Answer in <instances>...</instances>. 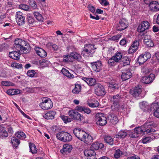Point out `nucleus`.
<instances>
[{
  "label": "nucleus",
  "mask_w": 159,
  "mask_h": 159,
  "mask_svg": "<svg viewBox=\"0 0 159 159\" xmlns=\"http://www.w3.org/2000/svg\"><path fill=\"white\" fill-rule=\"evenodd\" d=\"M130 60L128 57L125 56L122 58L120 63L121 65L125 66L130 64Z\"/></svg>",
  "instance_id": "cd10ccee"
},
{
  "label": "nucleus",
  "mask_w": 159,
  "mask_h": 159,
  "mask_svg": "<svg viewBox=\"0 0 159 159\" xmlns=\"http://www.w3.org/2000/svg\"><path fill=\"white\" fill-rule=\"evenodd\" d=\"M155 125L153 121L148 120L142 126L135 128L134 132V134H136L137 135L139 134L143 135L145 133H153L155 132V130L152 128L155 127Z\"/></svg>",
  "instance_id": "f257e3e1"
},
{
  "label": "nucleus",
  "mask_w": 159,
  "mask_h": 159,
  "mask_svg": "<svg viewBox=\"0 0 159 159\" xmlns=\"http://www.w3.org/2000/svg\"><path fill=\"white\" fill-rule=\"evenodd\" d=\"M71 57H73L74 59L77 60L78 61H82L83 59L82 56L80 53L76 52H73L70 54Z\"/></svg>",
  "instance_id": "5701e85b"
},
{
  "label": "nucleus",
  "mask_w": 159,
  "mask_h": 159,
  "mask_svg": "<svg viewBox=\"0 0 159 159\" xmlns=\"http://www.w3.org/2000/svg\"><path fill=\"white\" fill-rule=\"evenodd\" d=\"M29 146L30 152L32 154H35L37 152V149L36 148V146L34 144L31 143H29Z\"/></svg>",
  "instance_id": "f704fd0d"
},
{
  "label": "nucleus",
  "mask_w": 159,
  "mask_h": 159,
  "mask_svg": "<svg viewBox=\"0 0 159 159\" xmlns=\"http://www.w3.org/2000/svg\"><path fill=\"white\" fill-rule=\"evenodd\" d=\"M121 98L120 95H119L114 96L112 98H111V100L113 102V104L111 106L112 111H117L119 109L120 106L118 102Z\"/></svg>",
  "instance_id": "0eeeda50"
},
{
  "label": "nucleus",
  "mask_w": 159,
  "mask_h": 159,
  "mask_svg": "<svg viewBox=\"0 0 159 159\" xmlns=\"http://www.w3.org/2000/svg\"><path fill=\"white\" fill-rule=\"evenodd\" d=\"M95 93L98 96L104 95L106 93L103 86L100 84H98L96 86Z\"/></svg>",
  "instance_id": "1a4fd4ad"
},
{
  "label": "nucleus",
  "mask_w": 159,
  "mask_h": 159,
  "mask_svg": "<svg viewBox=\"0 0 159 159\" xmlns=\"http://www.w3.org/2000/svg\"><path fill=\"white\" fill-rule=\"evenodd\" d=\"M34 49L37 55L40 57L44 58L47 56L46 52L43 48L36 46Z\"/></svg>",
  "instance_id": "f3484780"
},
{
  "label": "nucleus",
  "mask_w": 159,
  "mask_h": 159,
  "mask_svg": "<svg viewBox=\"0 0 159 159\" xmlns=\"http://www.w3.org/2000/svg\"><path fill=\"white\" fill-rule=\"evenodd\" d=\"M143 55L144 58L146 61L148 59H150L151 57V55L149 52H146Z\"/></svg>",
  "instance_id": "052dcab7"
},
{
  "label": "nucleus",
  "mask_w": 159,
  "mask_h": 159,
  "mask_svg": "<svg viewBox=\"0 0 159 159\" xmlns=\"http://www.w3.org/2000/svg\"><path fill=\"white\" fill-rule=\"evenodd\" d=\"M20 93V90L15 89H9L7 91V93L10 95L18 94Z\"/></svg>",
  "instance_id": "7c9ffc66"
},
{
  "label": "nucleus",
  "mask_w": 159,
  "mask_h": 159,
  "mask_svg": "<svg viewBox=\"0 0 159 159\" xmlns=\"http://www.w3.org/2000/svg\"><path fill=\"white\" fill-rule=\"evenodd\" d=\"M150 108L153 112L154 116L159 118V105L157 103H153L151 105Z\"/></svg>",
  "instance_id": "ddd939ff"
},
{
  "label": "nucleus",
  "mask_w": 159,
  "mask_h": 159,
  "mask_svg": "<svg viewBox=\"0 0 159 159\" xmlns=\"http://www.w3.org/2000/svg\"><path fill=\"white\" fill-rule=\"evenodd\" d=\"M8 136L7 132L5 130V128L0 125V137H7Z\"/></svg>",
  "instance_id": "e433bc0d"
},
{
  "label": "nucleus",
  "mask_w": 159,
  "mask_h": 159,
  "mask_svg": "<svg viewBox=\"0 0 159 159\" xmlns=\"http://www.w3.org/2000/svg\"><path fill=\"white\" fill-rule=\"evenodd\" d=\"M72 147L71 145L68 144H64L62 149L61 150V152L62 153H69L72 150Z\"/></svg>",
  "instance_id": "393cba45"
},
{
  "label": "nucleus",
  "mask_w": 159,
  "mask_h": 159,
  "mask_svg": "<svg viewBox=\"0 0 159 159\" xmlns=\"http://www.w3.org/2000/svg\"><path fill=\"white\" fill-rule=\"evenodd\" d=\"M132 73L129 70L124 71L122 73L121 78L123 80H127L131 77Z\"/></svg>",
  "instance_id": "6ab92c4d"
},
{
  "label": "nucleus",
  "mask_w": 159,
  "mask_h": 159,
  "mask_svg": "<svg viewBox=\"0 0 159 159\" xmlns=\"http://www.w3.org/2000/svg\"><path fill=\"white\" fill-rule=\"evenodd\" d=\"M28 45L26 41L21 39H17L15 41L14 47L19 51V49L23 46H27Z\"/></svg>",
  "instance_id": "9b49d317"
},
{
  "label": "nucleus",
  "mask_w": 159,
  "mask_h": 159,
  "mask_svg": "<svg viewBox=\"0 0 159 159\" xmlns=\"http://www.w3.org/2000/svg\"><path fill=\"white\" fill-rule=\"evenodd\" d=\"M60 117L65 123L70 122L72 121V119L68 116L62 115L60 116Z\"/></svg>",
  "instance_id": "79ce46f5"
},
{
  "label": "nucleus",
  "mask_w": 159,
  "mask_h": 159,
  "mask_svg": "<svg viewBox=\"0 0 159 159\" xmlns=\"http://www.w3.org/2000/svg\"><path fill=\"white\" fill-rule=\"evenodd\" d=\"M84 153L85 156L88 157H90L95 155L94 151L92 149L86 150L84 151Z\"/></svg>",
  "instance_id": "58836bf2"
},
{
  "label": "nucleus",
  "mask_w": 159,
  "mask_h": 159,
  "mask_svg": "<svg viewBox=\"0 0 159 159\" xmlns=\"http://www.w3.org/2000/svg\"><path fill=\"white\" fill-rule=\"evenodd\" d=\"M70 56L69 55L65 56V57H64L63 59V61L65 62H67L70 61Z\"/></svg>",
  "instance_id": "680f3d73"
},
{
  "label": "nucleus",
  "mask_w": 159,
  "mask_h": 159,
  "mask_svg": "<svg viewBox=\"0 0 159 159\" xmlns=\"http://www.w3.org/2000/svg\"><path fill=\"white\" fill-rule=\"evenodd\" d=\"M100 3L102 5L104 6H107L109 4L107 0H101Z\"/></svg>",
  "instance_id": "338daca9"
},
{
  "label": "nucleus",
  "mask_w": 159,
  "mask_h": 159,
  "mask_svg": "<svg viewBox=\"0 0 159 159\" xmlns=\"http://www.w3.org/2000/svg\"><path fill=\"white\" fill-rule=\"evenodd\" d=\"M96 48L94 47V45L92 44H89L85 45L83 50L81 52V54L84 56V52L88 56L92 57L93 56V53L95 52V49Z\"/></svg>",
  "instance_id": "20e7f679"
},
{
  "label": "nucleus",
  "mask_w": 159,
  "mask_h": 159,
  "mask_svg": "<svg viewBox=\"0 0 159 159\" xmlns=\"http://www.w3.org/2000/svg\"><path fill=\"white\" fill-rule=\"evenodd\" d=\"M138 61L139 64H142L146 61L143 57V55H140L138 58Z\"/></svg>",
  "instance_id": "864d4df0"
},
{
  "label": "nucleus",
  "mask_w": 159,
  "mask_h": 159,
  "mask_svg": "<svg viewBox=\"0 0 159 159\" xmlns=\"http://www.w3.org/2000/svg\"><path fill=\"white\" fill-rule=\"evenodd\" d=\"M20 8L25 11H28L30 9L29 7L25 4H21L19 5Z\"/></svg>",
  "instance_id": "4d7b16f0"
},
{
  "label": "nucleus",
  "mask_w": 159,
  "mask_h": 159,
  "mask_svg": "<svg viewBox=\"0 0 159 159\" xmlns=\"http://www.w3.org/2000/svg\"><path fill=\"white\" fill-rule=\"evenodd\" d=\"M1 84L2 85L5 86H14L15 85L14 84L11 82L7 81H2L1 83Z\"/></svg>",
  "instance_id": "de8ad7c7"
},
{
  "label": "nucleus",
  "mask_w": 159,
  "mask_h": 159,
  "mask_svg": "<svg viewBox=\"0 0 159 159\" xmlns=\"http://www.w3.org/2000/svg\"><path fill=\"white\" fill-rule=\"evenodd\" d=\"M15 135L17 138L21 139H24L26 137L25 134L22 131H18L16 133Z\"/></svg>",
  "instance_id": "ea45409f"
},
{
  "label": "nucleus",
  "mask_w": 159,
  "mask_h": 159,
  "mask_svg": "<svg viewBox=\"0 0 159 159\" xmlns=\"http://www.w3.org/2000/svg\"><path fill=\"white\" fill-rule=\"evenodd\" d=\"M11 143L14 147L16 148L20 144L19 140L15 137H12L11 138Z\"/></svg>",
  "instance_id": "c9c22d12"
},
{
  "label": "nucleus",
  "mask_w": 159,
  "mask_h": 159,
  "mask_svg": "<svg viewBox=\"0 0 159 159\" xmlns=\"http://www.w3.org/2000/svg\"><path fill=\"white\" fill-rule=\"evenodd\" d=\"M20 55L18 52L15 51L10 52L9 56L11 58L17 60L19 59Z\"/></svg>",
  "instance_id": "a878e982"
},
{
  "label": "nucleus",
  "mask_w": 159,
  "mask_h": 159,
  "mask_svg": "<svg viewBox=\"0 0 159 159\" xmlns=\"http://www.w3.org/2000/svg\"><path fill=\"white\" fill-rule=\"evenodd\" d=\"M57 139L63 142H69L72 140V136L69 133L65 132H61L57 134Z\"/></svg>",
  "instance_id": "423d86ee"
},
{
  "label": "nucleus",
  "mask_w": 159,
  "mask_h": 159,
  "mask_svg": "<svg viewBox=\"0 0 159 159\" xmlns=\"http://www.w3.org/2000/svg\"><path fill=\"white\" fill-rule=\"evenodd\" d=\"M152 139L149 137H145L142 139V142L143 143H146L151 141Z\"/></svg>",
  "instance_id": "13d9d810"
},
{
  "label": "nucleus",
  "mask_w": 159,
  "mask_h": 159,
  "mask_svg": "<svg viewBox=\"0 0 159 159\" xmlns=\"http://www.w3.org/2000/svg\"><path fill=\"white\" fill-rule=\"evenodd\" d=\"M84 107L77 106L75 107V109L80 112H82L83 111Z\"/></svg>",
  "instance_id": "69168bd1"
},
{
  "label": "nucleus",
  "mask_w": 159,
  "mask_h": 159,
  "mask_svg": "<svg viewBox=\"0 0 159 159\" xmlns=\"http://www.w3.org/2000/svg\"><path fill=\"white\" fill-rule=\"evenodd\" d=\"M40 107L43 110L51 109L53 107V103L51 99L47 97L42 98V102L39 104Z\"/></svg>",
  "instance_id": "7ed1b4c3"
},
{
  "label": "nucleus",
  "mask_w": 159,
  "mask_h": 159,
  "mask_svg": "<svg viewBox=\"0 0 159 159\" xmlns=\"http://www.w3.org/2000/svg\"><path fill=\"white\" fill-rule=\"evenodd\" d=\"M109 87L113 89H117L118 88V86L117 84H113L112 81H110L109 82Z\"/></svg>",
  "instance_id": "3c124183"
},
{
  "label": "nucleus",
  "mask_w": 159,
  "mask_h": 159,
  "mask_svg": "<svg viewBox=\"0 0 159 159\" xmlns=\"http://www.w3.org/2000/svg\"><path fill=\"white\" fill-rule=\"evenodd\" d=\"M142 91V89L139 87L133 89L130 91V93L134 97L137 98L139 96Z\"/></svg>",
  "instance_id": "4be33fe9"
},
{
  "label": "nucleus",
  "mask_w": 159,
  "mask_h": 159,
  "mask_svg": "<svg viewBox=\"0 0 159 159\" xmlns=\"http://www.w3.org/2000/svg\"><path fill=\"white\" fill-rule=\"evenodd\" d=\"M127 133L125 130L120 131L116 135V137L117 138H124L127 135Z\"/></svg>",
  "instance_id": "2f4dec72"
},
{
  "label": "nucleus",
  "mask_w": 159,
  "mask_h": 159,
  "mask_svg": "<svg viewBox=\"0 0 159 159\" xmlns=\"http://www.w3.org/2000/svg\"><path fill=\"white\" fill-rule=\"evenodd\" d=\"M23 65L21 64H19L16 62L12 63L11 65V66L13 68L17 69H21L23 67Z\"/></svg>",
  "instance_id": "8fccbe9b"
},
{
  "label": "nucleus",
  "mask_w": 159,
  "mask_h": 159,
  "mask_svg": "<svg viewBox=\"0 0 159 159\" xmlns=\"http://www.w3.org/2000/svg\"><path fill=\"white\" fill-rule=\"evenodd\" d=\"M110 122L113 124H116L117 122V117L115 115L111 114L109 117Z\"/></svg>",
  "instance_id": "37998d69"
},
{
  "label": "nucleus",
  "mask_w": 159,
  "mask_h": 159,
  "mask_svg": "<svg viewBox=\"0 0 159 159\" xmlns=\"http://www.w3.org/2000/svg\"><path fill=\"white\" fill-rule=\"evenodd\" d=\"M82 80L85 82L89 86H93L96 84V81L95 79L93 78H87L83 77Z\"/></svg>",
  "instance_id": "aec40b11"
},
{
  "label": "nucleus",
  "mask_w": 159,
  "mask_h": 159,
  "mask_svg": "<svg viewBox=\"0 0 159 159\" xmlns=\"http://www.w3.org/2000/svg\"><path fill=\"white\" fill-rule=\"evenodd\" d=\"M121 35L120 34H117L112 36L111 39L112 40L115 41H117L121 37Z\"/></svg>",
  "instance_id": "e2e57ef3"
},
{
  "label": "nucleus",
  "mask_w": 159,
  "mask_h": 159,
  "mask_svg": "<svg viewBox=\"0 0 159 159\" xmlns=\"http://www.w3.org/2000/svg\"><path fill=\"white\" fill-rule=\"evenodd\" d=\"M149 7L151 11L157 12L159 11V3L155 1L150 3Z\"/></svg>",
  "instance_id": "a211bd4d"
},
{
  "label": "nucleus",
  "mask_w": 159,
  "mask_h": 159,
  "mask_svg": "<svg viewBox=\"0 0 159 159\" xmlns=\"http://www.w3.org/2000/svg\"><path fill=\"white\" fill-rule=\"evenodd\" d=\"M55 112L53 111H50L43 115V117L45 119H52L54 118Z\"/></svg>",
  "instance_id": "b1692460"
},
{
  "label": "nucleus",
  "mask_w": 159,
  "mask_h": 159,
  "mask_svg": "<svg viewBox=\"0 0 159 159\" xmlns=\"http://www.w3.org/2000/svg\"><path fill=\"white\" fill-rule=\"evenodd\" d=\"M139 45V41L136 40L134 41L131 43L128 49V52L129 53L132 54L138 50Z\"/></svg>",
  "instance_id": "9d476101"
},
{
  "label": "nucleus",
  "mask_w": 159,
  "mask_h": 159,
  "mask_svg": "<svg viewBox=\"0 0 159 159\" xmlns=\"http://www.w3.org/2000/svg\"><path fill=\"white\" fill-rule=\"evenodd\" d=\"M16 21L18 25H20L25 23V17L23 16V13L21 12H16Z\"/></svg>",
  "instance_id": "f8f14e48"
},
{
  "label": "nucleus",
  "mask_w": 159,
  "mask_h": 159,
  "mask_svg": "<svg viewBox=\"0 0 159 159\" xmlns=\"http://www.w3.org/2000/svg\"><path fill=\"white\" fill-rule=\"evenodd\" d=\"M122 53L121 52H117L115 56H113L114 57H115V58L118 61H119L122 58Z\"/></svg>",
  "instance_id": "603ef678"
},
{
  "label": "nucleus",
  "mask_w": 159,
  "mask_h": 159,
  "mask_svg": "<svg viewBox=\"0 0 159 159\" xmlns=\"http://www.w3.org/2000/svg\"><path fill=\"white\" fill-rule=\"evenodd\" d=\"M81 87L80 84H75V87L72 90V92L73 93L78 94L80 91Z\"/></svg>",
  "instance_id": "a19ab883"
},
{
  "label": "nucleus",
  "mask_w": 159,
  "mask_h": 159,
  "mask_svg": "<svg viewBox=\"0 0 159 159\" xmlns=\"http://www.w3.org/2000/svg\"><path fill=\"white\" fill-rule=\"evenodd\" d=\"M93 70L97 72H99L102 70V65L100 61H98L91 63Z\"/></svg>",
  "instance_id": "2eb2a0df"
},
{
  "label": "nucleus",
  "mask_w": 159,
  "mask_h": 159,
  "mask_svg": "<svg viewBox=\"0 0 159 159\" xmlns=\"http://www.w3.org/2000/svg\"><path fill=\"white\" fill-rule=\"evenodd\" d=\"M150 25L149 23L147 21L145 20L142 22L138 27V32L140 33L143 32L149 28Z\"/></svg>",
  "instance_id": "6e6552de"
},
{
  "label": "nucleus",
  "mask_w": 159,
  "mask_h": 159,
  "mask_svg": "<svg viewBox=\"0 0 159 159\" xmlns=\"http://www.w3.org/2000/svg\"><path fill=\"white\" fill-rule=\"evenodd\" d=\"M122 154V152L120 150H116L115 154L114 155V157L116 158H118L120 157Z\"/></svg>",
  "instance_id": "6e6d98bb"
},
{
  "label": "nucleus",
  "mask_w": 159,
  "mask_h": 159,
  "mask_svg": "<svg viewBox=\"0 0 159 159\" xmlns=\"http://www.w3.org/2000/svg\"><path fill=\"white\" fill-rule=\"evenodd\" d=\"M29 5L30 7L34 9H38V6L35 2L34 0H29Z\"/></svg>",
  "instance_id": "a18cd8bd"
},
{
  "label": "nucleus",
  "mask_w": 159,
  "mask_h": 159,
  "mask_svg": "<svg viewBox=\"0 0 159 159\" xmlns=\"http://www.w3.org/2000/svg\"><path fill=\"white\" fill-rule=\"evenodd\" d=\"M118 62V61H116V59L113 57L109 59L108 61V64L110 66L114 65L116 63Z\"/></svg>",
  "instance_id": "49530a36"
},
{
  "label": "nucleus",
  "mask_w": 159,
  "mask_h": 159,
  "mask_svg": "<svg viewBox=\"0 0 159 159\" xmlns=\"http://www.w3.org/2000/svg\"><path fill=\"white\" fill-rule=\"evenodd\" d=\"M61 72L64 75L66 76L67 78L70 79L73 78L74 77V75L70 74L69 71L65 68H63L61 70Z\"/></svg>",
  "instance_id": "c85d7f7f"
},
{
  "label": "nucleus",
  "mask_w": 159,
  "mask_h": 159,
  "mask_svg": "<svg viewBox=\"0 0 159 159\" xmlns=\"http://www.w3.org/2000/svg\"><path fill=\"white\" fill-rule=\"evenodd\" d=\"M96 124L100 126L105 125L107 123V118L103 113H99L95 116Z\"/></svg>",
  "instance_id": "39448f33"
},
{
  "label": "nucleus",
  "mask_w": 159,
  "mask_h": 159,
  "mask_svg": "<svg viewBox=\"0 0 159 159\" xmlns=\"http://www.w3.org/2000/svg\"><path fill=\"white\" fill-rule=\"evenodd\" d=\"M76 120L80 121L83 123H87L88 122V120L83 115L79 113Z\"/></svg>",
  "instance_id": "72a5a7b5"
},
{
  "label": "nucleus",
  "mask_w": 159,
  "mask_h": 159,
  "mask_svg": "<svg viewBox=\"0 0 159 159\" xmlns=\"http://www.w3.org/2000/svg\"><path fill=\"white\" fill-rule=\"evenodd\" d=\"M23 46L21 47V48H20L19 49V51H21V52L23 51V52L24 53H26L27 52V48L24 46Z\"/></svg>",
  "instance_id": "774afa93"
},
{
  "label": "nucleus",
  "mask_w": 159,
  "mask_h": 159,
  "mask_svg": "<svg viewBox=\"0 0 159 159\" xmlns=\"http://www.w3.org/2000/svg\"><path fill=\"white\" fill-rule=\"evenodd\" d=\"M105 141L110 145H112L113 143V139L110 136H107L104 138Z\"/></svg>",
  "instance_id": "c03bdc74"
},
{
  "label": "nucleus",
  "mask_w": 159,
  "mask_h": 159,
  "mask_svg": "<svg viewBox=\"0 0 159 159\" xmlns=\"http://www.w3.org/2000/svg\"><path fill=\"white\" fill-rule=\"evenodd\" d=\"M87 102L88 105L91 107H96L99 106V103L97 101L95 102L94 103H90L88 101Z\"/></svg>",
  "instance_id": "09e8293b"
},
{
  "label": "nucleus",
  "mask_w": 159,
  "mask_h": 159,
  "mask_svg": "<svg viewBox=\"0 0 159 159\" xmlns=\"http://www.w3.org/2000/svg\"><path fill=\"white\" fill-rule=\"evenodd\" d=\"M104 147L103 144L99 143L98 142H95L92 144L91 146V148L92 149L98 150L99 148H102Z\"/></svg>",
  "instance_id": "bb28decb"
},
{
  "label": "nucleus",
  "mask_w": 159,
  "mask_h": 159,
  "mask_svg": "<svg viewBox=\"0 0 159 159\" xmlns=\"http://www.w3.org/2000/svg\"><path fill=\"white\" fill-rule=\"evenodd\" d=\"M49 63V62L45 59H43L39 61V63L42 66L45 67L47 66Z\"/></svg>",
  "instance_id": "5fc2aeb1"
},
{
  "label": "nucleus",
  "mask_w": 159,
  "mask_h": 159,
  "mask_svg": "<svg viewBox=\"0 0 159 159\" xmlns=\"http://www.w3.org/2000/svg\"><path fill=\"white\" fill-rule=\"evenodd\" d=\"M27 75L30 77H37L38 76V73L34 70H29L27 73Z\"/></svg>",
  "instance_id": "473e14b6"
},
{
  "label": "nucleus",
  "mask_w": 159,
  "mask_h": 159,
  "mask_svg": "<svg viewBox=\"0 0 159 159\" xmlns=\"http://www.w3.org/2000/svg\"><path fill=\"white\" fill-rule=\"evenodd\" d=\"M154 78V74H150L149 75L143 77L142 79V81L144 84H149L153 81Z\"/></svg>",
  "instance_id": "dca6fc26"
},
{
  "label": "nucleus",
  "mask_w": 159,
  "mask_h": 159,
  "mask_svg": "<svg viewBox=\"0 0 159 159\" xmlns=\"http://www.w3.org/2000/svg\"><path fill=\"white\" fill-rule=\"evenodd\" d=\"M79 113L74 110H70L68 112L69 115L71 117V118L75 120L77 119Z\"/></svg>",
  "instance_id": "c756f323"
},
{
  "label": "nucleus",
  "mask_w": 159,
  "mask_h": 159,
  "mask_svg": "<svg viewBox=\"0 0 159 159\" xmlns=\"http://www.w3.org/2000/svg\"><path fill=\"white\" fill-rule=\"evenodd\" d=\"M33 14L34 17L39 21H43V18L42 15L39 12L35 11L34 12Z\"/></svg>",
  "instance_id": "4c0bfd02"
},
{
  "label": "nucleus",
  "mask_w": 159,
  "mask_h": 159,
  "mask_svg": "<svg viewBox=\"0 0 159 159\" xmlns=\"http://www.w3.org/2000/svg\"><path fill=\"white\" fill-rule=\"evenodd\" d=\"M139 106L141 109L145 110V108L148 107V103L146 102H143L140 103Z\"/></svg>",
  "instance_id": "bf43d9fd"
},
{
  "label": "nucleus",
  "mask_w": 159,
  "mask_h": 159,
  "mask_svg": "<svg viewBox=\"0 0 159 159\" xmlns=\"http://www.w3.org/2000/svg\"><path fill=\"white\" fill-rule=\"evenodd\" d=\"M143 42L148 47H152L154 46L153 42L150 39L149 36L146 35L143 39Z\"/></svg>",
  "instance_id": "412c9836"
},
{
  "label": "nucleus",
  "mask_w": 159,
  "mask_h": 159,
  "mask_svg": "<svg viewBox=\"0 0 159 159\" xmlns=\"http://www.w3.org/2000/svg\"><path fill=\"white\" fill-rule=\"evenodd\" d=\"M73 133L75 136L85 143H89L92 142L93 139L89 134L80 128H75L73 130Z\"/></svg>",
  "instance_id": "f03ea898"
},
{
  "label": "nucleus",
  "mask_w": 159,
  "mask_h": 159,
  "mask_svg": "<svg viewBox=\"0 0 159 159\" xmlns=\"http://www.w3.org/2000/svg\"><path fill=\"white\" fill-rule=\"evenodd\" d=\"M127 26V23L126 21L124 20H120L117 24L116 28L117 30L122 31L125 29Z\"/></svg>",
  "instance_id": "4468645a"
},
{
  "label": "nucleus",
  "mask_w": 159,
  "mask_h": 159,
  "mask_svg": "<svg viewBox=\"0 0 159 159\" xmlns=\"http://www.w3.org/2000/svg\"><path fill=\"white\" fill-rule=\"evenodd\" d=\"M88 9L92 12L94 13L95 12V7L92 5L89 4L88 6Z\"/></svg>",
  "instance_id": "0e129e2a"
}]
</instances>
